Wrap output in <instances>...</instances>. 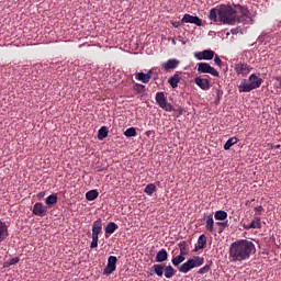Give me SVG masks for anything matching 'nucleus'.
Here are the masks:
<instances>
[{"label": "nucleus", "instance_id": "nucleus-1", "mask_svg": "<svg viewBox=\"0 0 281 281\" xmlns=\"http://www.w3.org/2000/svg\"><path fill=\"white\" fill-rule=\"evenodd\" d=\"M256 251V247L251 241L237 240L231 245L229 260L232 262H241L250 258L251 254Z\"/></svg>", "mask_w": 281, "mask_h": 281}, {"label": "nucleus", "instance_id": "nucleus-2", "mask_svg": "<svg viewBox=\"0 0 281 281\" xmlns=\"http://www.w3.org/2000/svg\"><path fill=\"white\" fill-rule=\"evenodd\" d=\"M237 11L232 5L221 4L210 10L209 19L213 22H221L226 25H235Z\"/></svg>", "mask_w": 281, "mask_h": 281}, {"label": "nucleus", "instance_id": "nucleus-3", "mask_svg": "<svg viewBox=\"0 0 281 281\" xmlns=\"http://www.w3.org/2000/svg\"><path fill=\"white\" fill-rule=\"evenodd\" d=\"M263 80L256 74H251L249 77V83L243 81L239 85V92L243 93H248L251 92L252 90L259 89L260 86L262 85Z\"/></svg>", "mask_w": 281, "mask_h": 281}, {"label": "nucleus", "instance_id": "nucleus-4", "mask_svg": "<svg viewBox=\"0 0 281 281\" xmlns=\"http://www.w3.org/2000/svg\"><path fill=\"white\" fill-rule=\"evenodd\" d=\"M202 265H204V258L194 256L193 258H190L187 262H184L182 266H180L178 270L182 273H188L190 270L199 268Z\"/></svg>", "mask_w": 281, "mask_h": 281}, {"label": "nucleus", "instance_id": "nucleus-5", "mask_svg": "<svg viewBox=\"0 0 281 281\" xmlns=\"http://www.w3.org/2000/svg\"><path fill=\"white\" fill-rule=\"evenodd\" d=\"M151 271H154V273L160 278H162L165 272V277L167 279H171L176 274V270L171 266L165 267L162 265H154Z\"/></svg>", "mask_w": 281, "mask_h": 281}, {"label": "nucleus", "instance_id": "nucleus-6", "mask_svg": "<svg viewBox=\"0 0 281 281\" xmlns=\"http://www.w3.org/2000/svg\"><path fill=\"white\" fill-rule=\"evenodd\" d=\"M156 103L159 108L165 110L166 112H173L175 108L171 103L167 101V97L165 95V92L159 91L156 93Z\"/></svg>", "mask_w": 281, "mask_h": 281}, {"label": "nucleus", "instance_id": "nucleus-7", "mask_svg": "<svg viewBox=\"0 0 281 281\" xmlns=\"http://www.w3.org/2000/svg\"><path fill=\"white\" fill-rule=\"evenodd\" d=\"M198 72L199 74H210L213 77H220V72L212 67L209 63L201 61L198 64Z\"/></svg>", "mask_w": 281, "mask_h": 281}, {"label": "nucleus", "instance_id": "nucleus-8", "mask_svg": "<svg viewBox=\"0 0 281 281\" xmlns=\"http://www.w3.org/2000/svg\"><path fill=\"white\" fill-rule=\"evenodd\" d=\"M234 69L237 75L247 76L251 72L252 67L246 63H237L235 64Z\"/></svg>", "mask_w": 281, "mask_h": 281}, {"label": "nucleus", "instance_id": "nucleus-9", "mask_svg": "<svg viewBox=\"0 0 281 281\" xmlns=\"http://www.w3.org/2000/svg\"><path fill=\"white\" fill-rule=\"evenodd\" d=\"M181 23H190V24H194L196 26H202V19H200L196 15H191L189 13H186L184 16L181 20Z\"/></svg>", "mask_w": 281, "mask_h": 281}, {"label": "nucleus", "instance_id": "nucleus-10", "mask_svg": "<svg viewBox=\"0 0 281 281\" xmlns=\"http://www.w3.org/2000/svg\"><path fill=\"white\" fill-rule=\"evenodd\" d=\"M116 262H117L116 257L111 256L108 260V266L105 267L103 274L105 276L112 274L116 269Z\"/></svg>", "mask_w": 281, "mask_h": 281}, {"label": "nucleus", "instance_id": "nucleus-11", "mask_svg": "<svg viewBox=\"0 0 281 281\" xmlns=\"http://www.w3.org/2000/svg\"><path fill=\"white\" fill-rule=\"evenodd\" d=\"M194 82L199 86L202 90L207 91L211 88L210 80L206 78H202L200 76L195 77Z\"/></svg>", "mask_w": 281, "mask_h": 281}, {"label": "nucleus", "instance_id": "nucleus-12", "mask_svg": "<svg viewBox=\"0 0 281 281\" xmlns=\"http://www.w3.org/2000/svg\"><path fill=\"white\" fill-rule=\"evenodd\" d=\"M180 64V60L177 58H170L166 63L162 64V69L168 71L171 69H176L178 65Z\"/></svg>", "mask_w": 281, "mask_h": 281}, {"label": "nucleus", "instance_id": "nucleus-13", "mask_svg": "<svg viewBox=\"0 0 281 281\" xmlns=\"http://www.w3.org/2000/svg\"><path fill=\"white\" fill-rule=\"evenodd\" d=\"M47 213V207L44 206L42 203H36L33 207V214L40 217L45 216Z\"/></svg>", "mask_w": 281, "mask_h": 281}, {"label": "nucleus", "instance_id": "nucleus-14", "mask_svg": "<svg viewBox=\"0 0 281 281\" xmlns=\"http://www.w3.org/2000/svg\"><path fill=\"white\" fill-rule=\"evenodd\" d=\"M236 22L241 23L244 25L254 24L251 13H248L246 15H237L236 14Z\"/></svg>", "mask_w": 281, "mask_h": 281}, {"label": "nucleus", "instance_id": "nucleus-15", "mask_svg": "<svg viewBox=\"0 0 281 281\" xmlns=\"http://www.w3.org/2000/svg\"><path fill=\"white\" fill-rule=\"evenodd\" d=\"M102 232V221L99 218L93 223L92 237L99 238V234Z\"/></svg>", "mask_w": 281, "mask_h": 281}, {"label": "nucleus", "instance_id": "nucleus-16", "mask_svg": "<svg viewBox=\"0 0 281 281\" xmlns=\"http://www.w3.org/2000/svg\"><path fill=\"white\" fill-rule=\"evenodd\" d=\"M262 227L261 225V218L255 217L250 225H244V228L249 229H260Z\"/></svg>", "mask_w": 281, "mask_h": 281}, {"label": "nucleus", "instance_id": "nucleus-17", "mask_svg": "<svg viewBox=\"0 0 281 281\" xmlns=\"http://www.w3.org/2000/svg\"><path fill=\"white\" fill-rule=\"evenodd\" d=\"M8 237V226L4 222L0 221V243Z\"/></svg>", "mask_w": 281, "mask_h": 281}, {"label": "nucleus", "instance_id": "nucleus-18", "mask_svg": "<svg viewBox=\"0 0 281 281\" xmlns=\"http://www.w3.org/2000/svg\"><path fill=\"white\" fill-rule=\"evenodd\" d=\"M168 259V252L166 249H161L157 255H156V261L161 263L165 262Z\"/></svg>", "mask_w": 281, "mask_h": 281}, {"label": "nucleus", "instance_id": "nucleus-19", "mask_svg": "<svg viewBox=\"0 0 281 281\" xmlns=\"http://www.w3.org/2000/svg\"><path fill=\"white\" fill-rule=\"evenodd\" d=\"M181 77L179 74H175L169 80L168 82L170 83L172 89L178 88V83L180 82Z\"/></svg>", "mask_w": 281, "mask_h": 281}, {"label": "nucleus", "instance_id": "nucleus-20", "mask_svg": "<svg viewBox=\"0 0 281 281\" xmlns=\"http://www.w3.org/2000/svg\"><path fill=\"white\" fill-rule=\"evenodd\" d=\"M136 79L145 85L149 83V76L143 71L136 74Z\"/></svg>", "mask_w": 281, "mask_h": 281}, {"label": "nucleus", "instance_id": "nucleus-21", "mask_svg": "<svg viewBox=\"0 0 281 281\" xmlns=\"http://www.w3.org/2000/svg\"><path fill=\"white\" fill-rule=\"evenodd\" d=\"M205 245H206V237H205V235H201L199 237L198 244L195 245L194 251L205 248Z\"/></svg>", "mask_w": 281, "mask_h": 281}, {"label": "nucleus", "instance_id": "nucleus-22", "mask_svg": "<svg viewBox=\"0 0 281 281\" xmlns=\"http://www.w3.org/2000/svg\"><path fill=\"white\" fill-rule=\"evenodd\" d=\"M178 246L180 249V255L186 257L189 254V245L187 241H180Z\"/></svg>", "mask_w": 281, "mask_h": 281}, {"label": "nucleus", "instance_id": "nucleus-23", "mask_svg": "<svg viewBox=\"0 0 281 281\" xmlns=\"http://www.w3.org/2000/svg\"><path fill=\"white\" fill-rule=\"evenodd\" d=\"M205 228H206V231H209L211 233L214 232V220H213L212 215L206 217Z\"/></svg>", "mask_w": 281, "mask_h": 281}, {"label": "nucleus", "instance_id": "nucleus-24", "mask_svg": "<svg viewBox=\"0 0 281 281\" xmlns=\"http://www.w3.org/2000/svg\"><path fill=\"white\" fill-rule=\"evenodd\" d=\"M235 8L237 9V11H239V13H240L239 16H246V15L250 14V12L246 5L235 4Z\"/></svg>", "mask_w": 281, "mask_h": 281}, {"label": "nucleus", "instance_id": "nucleus-25", "mask_svg": "<svg viewBox=\"0 0 281 281\" xmlns=\"http://www.w3.org/2000/svg\"><path fill=\"white\" fill-rule=\"evenodd\" d=\"M214 55L215 53L212 49H204L202 52V56L204 60H212L214 58Z\"/></svg>", "mask_w": 281, "mask_h": 281}, {"label": "nucleus", "instance_id": "nucleus-26", "mask_svg": "<svg viewBox=\"0 0 281 281\" xmlns=\"http://www.w3.org/2000/svg\"><path fill=\"white\" fill-rule=\"evenodd\" d=\"M238 143V138H236V136H234L233 138H229L225 145H224V149L225 150H229L232 148V146L236 145Z\"/></svg>", "mask_w": 281, "mask_h": 281}, {"label": "nucleus", "instance_id": "nucleus-27", "mask_svg": "<svg viewBox=\"0 0 281 281\" xmlns=\"http://www.w3.org/2000/svg\"><path fill=\"white\" fill-rule=\"evenodd\" d=\"M117 228H119L117 225H116L115 223L111 222V223H109V224L106 225V227L104 228V231H105V234L111 235V234H113Z\"/></svg>", "mask_w": 281, "mask_h": 281}, {"label": "nucleus", "instance_id": "nucleus-28", "mask_svg": "<svg viewBox=\"0 0 281 281\" xmlns=\"http://www.w3.org/2000/svg\"><path fill=\"white\" fill-rule=\"evenodd\" d=\"M108 134H109V130H108V127H101L100 130H99V132H98V138L100 139V140H103L104 138H106L108 137Z\"/></svg>", "mask_w": 281, "mask_h": 281}, {"label": "nucleus", "instance_id": "nucleus-29", "mask_svg": "<svg viewBox=\"0 0 281 281\" xmlns=\"http://www.w3.org/2000/svg\"><path fill=\"white\" fill-rule=\"evenodd\" d=\"M98 196H99V193L97 190H91V191L87 192V194H86V199L88 201H94Z\"/></svg>", "mask_w": 281, "mask_h": 281}, {"label": "nucleus", "instance_id": "nucleus-30", "mask_svg": "<svg viewBox=\"0 0 281 281\" xmlns=\"http://www.w3.org/2000/svg\"><path fill=\"white\" fill-rule=\"evenodd\" d=\"M57 200H58L57 195H56V194H52V195H49L48 198H46L45 203H46L48 206H50V205L56 204V203H57Z\"/></svg>", "mask_w": 281, "mask_h": 281}, {"label": "nucleus", "instance_id": "nucleus-31", "mask_svg": "<svg viewBox=\"0 0 281 281\" xmlns=\"http://www.w3.org/2000/svg\"><path fill=\"white\" fill-rule=\"evenodd\" d=\"M186 260V256H183V255H179V256H177V257H175L173 259H172V265L175 266V267H178L180 263H182L183 261Z\"/></svg>", "mask_w": 281, "mask_h": 281}, {"label": "nucleus", "instance_id": "nucleus-32", "mask_svg": "<svg viewBox=\"0 0 281 281\" xmlns=\"http://www.w3.org/2000/svg\"><path fill=\"white\" fill-rule=\"evenodd\" d=\"M215 218H216L217 221H225V220L227 218V213L224 212V211H217V212L215 213Z\"/></svg>", "mask_w": 281, "mask_h": 281}, {"label": "nucleus", "instance_id": "nucleus-33", "mask_svg": "<svg viewBox=\"0 0 281 281\" xmlns=\"http://www.w3.org/2000/svg\"><path fill=\"white\" fill-rule=\"evenodd\" d=\"M134 90H135L137 93L142 94V93H145L146 88H145V86H144L143 83H135V85H134Z\"/></svg>", "mask_w": 281, "mask_h": 281}, {"label": "nucleus", "instance_id": "nucleus-34", "mask_svg": "<svg viewBox=\"0 0 281 281\" xmlns=\"http://www.w3.org/2000/svg\"><path fill=\"white\" fill-rule=\"evenodd\" d=\"M144 192L148 195H153L156 192V187L154 184H147Z\"/></svg>", "mask_w": 281, "mask_h": 281}, {"label": "nucleus", "instance_id": "nucleus-35", "mask_svg": "<svg viewBox=\"0 0 281 281\" xmlns=\"http://www.w3.org/2000/svg\"><path fill=\"white\" fill-rule=\"evenodd\" d=\"M124 135L126 137H135L136 136V130L135 127H128L125 132Z\"/></svg>", "mask_w": 281, "mask_h": 281}, {"label": "nucleus", "instance_id": "nucleus-36", "mask_svg": "<svg viewBox=\"0 0 281 281\" xmlns=\"http://www.w3.org/2000/svg\"><path fill=\"white\" fill-rule=\"evenodd\" d=\"M210 270H211V267H210L209 265H206L205 267L201 268V269L198 271V274H205V273H207Z\"/></svg>", "mask_w": 281, "mask_h": 281}, {"label": "nucleus", "instance_id": "nucleus-37", "mask_svg": "<svg viewBox=\"0 0 281 281\" xmlns=\"http://www.w3.org/2000/svg\"><path fill=\"white\" fill-rule=\"evenodd\" d=\"M99 237H92V241L90 244V248H97L98 247Z\"/></svg>", "mask_w": 281, "mask_h": 281}, {"label": "nucleus", "instance_id": "nucleus-38", "mask_svg": "<svg viewBox=\"0 0 281 281\" xmlns=\"http://www.w3.org/2000/svg\"><path fill=\"white\" fill-rule=\"evenodd\" d=\"M216 93H217V98H216L215 103H216V104H218V103H220V101H221V98H222V95H223V91H222V90H220V89H217Z\"/></svg>", "mask_w": 281, "mask_h": 281}, {"label": "nucleus", "instance_id": "nucleus-39", "mask_svg": "<svg viewBox=\"0 0 281 281\" xmlns=\"http://www.w3.org/2000/svg\"><path fill=\"white\" fill-rule=\"evenodd\" d=\"M214 63L218 66V67H222V59L218 57V55H216L215 57H214Z\"/></svg>", "mask_w": 281, "mask_h": 281}, {"label": "nucleus", "instance_id": "nucleus-40", "mask_svg": "<svg viewBox=\"0 0 281 281\" xmlns=\"http://www.w3.org/2000/svg\"><path fill=\"white\" fill-rule=\"evenodd\" d=\"M19 261H20V259L18 257H15V258H12L9 260V265L13 266V265H16Z\"/></svg>", "mask_w": 281, "mask_h": 281}, {"label": "nucleus", "instance_id": "nucleus-41", "mask_svg": "<svg viewBox=\"0 0 281 281\" xmlns=\"http://www.w3.org/2000/svg\"><path fill=\"white\" fill-rule=\"evenodd\" d=\"M194 56H195V58H196L198 60H203V53L196 52V53L194 54Z\"/></svg>", "mask_w": 281, "mask_h": 281}, {"label": "nucleus", "instance_id": "nucleus-42", "mask_svg": "<svg viewBox=\"0 0 281 281\" xmlns=\"http://www.w3.org/2000/svg\"><path fill=\"white\" fill-rule=\"evenodd\" d=\"M262 212H263V207H262V206H258V207L256 209V214H257V215H261Z\"/></svg>", "mask_w": 281, "mask_h": 281}, {"label": "nucleus", "instance_id": "nucleus-43", "mask_svg": "<svg viewBox=\"0 0 281 281\" xmlns=\"http://www.w3.org/2000/svg\"><path fill=\"white\" fill-rule=\"evenodd\" d=\"M172 26L176 27V29H178V27L181 26V22H180V21H173V22H172Z\"/></svg>", "mask_w": 281, "mask_h": 281}, {"label": "nucleus", "instance_id": "nucleus-44", "mask_svg": "<svg viewBox=\"0 0 281 281\" xmlns=\"http://www.w3.org/2000/svg\"><path fill=\"white\" fill-rule=\"evenodd\" d=\"M216 225H218V226H223V229H224V228H226V227H227V222H226V223H221V222H218V223H216Z\"/></svg>", "mask_w": 281, "mask_h": 281}, {"label": "nucleus", "instance_id": "nucleus-45", "mask_svg": "<svg viewBox=\"0 0 281 281\" xmlns=\"http://www.w3.org/2000/svg\"><path fill=\"white\" fill-rule=\"evenodd\" d=\"M146 76H149V80H150L151 77H153V69H149V70L147 71Z\"/></svg>", "mask_w": 281, "mask_h": 281}, {"label": "nucleus", "instance_id": "nucleus-46", "mask_svg": "<svg viewBox=\"0 0 281 281\" xmlns=\"http://www.w3.org/2000/svg\"><path fill=\"white\" fill-rule=\"evenodd\" d=\"M44 196H45L44 192H41V193L37 194L38 200H42Z\"/></svg>", "mask_w": 281, "mask_h": 281}, {"label": "nucleus", "instance_id": "nucleus-47", "mask_svg": "<svg viewBox=\"0 0 281 281\" xmlns=\"http://www.w3.org/2000/svg\"><path fill=\"white\" fill-rule=\"evenodd\" d=\"M278 81H279V87L281 89V77L278 78Z\"/></svg>", "mask_w": 281, "mask_h": 281}, {"label": "nucleus", "instance_id": "nucleus-48", "mask_svg": "<svg viewBox=\"0 0 281 281\" xmlns=\"http://www.w3.org/2000/svg\"><path fill=\"white\" fill-rule=\"evenodd\" d=\"M172 44H173L175 46L177 45L176 38H172Z\"/></svg>", "mask_w": 281, "mask_h": 281}]
</instances>
